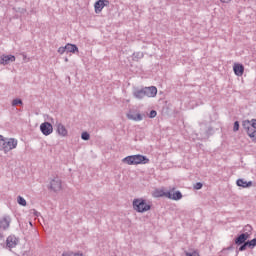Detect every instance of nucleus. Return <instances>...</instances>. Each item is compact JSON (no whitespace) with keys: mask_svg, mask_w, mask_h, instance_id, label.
I'll return each instance as SVG.
<instances>
[{"mask_svg":"<svg viewBox=\"0 0 256 256\" xmlns=\"http://www.w3.org/2000/svg\"><path fill=\"white\" fill-rule=\"evenodd\" d=\"M134 211L137 213H146V211H151V204H147V200L143 198H136L132 202Z\"/></svg>","mask_w":256,"mask_h":256,"instance_id":"3","label":"nucleus"},{"mask_svg":"<svg viewBox=\"0 0 256 256\" xmlns=\"http://www.w3.org/2000/svg\"><path fill=\"white\" fill-rule=\"evenodd\" d=\"M57 133L61 137H67L68 132H67V128H65V125L61 123L57 124Z\"/></svg>","mask_w":256,"mask_h":256,"instance_id":"17","label":"nucleus"},{"mask_svg":"<svg viewBox=\"0 0 256 256\" xmlns=\"http://www.w3.org/2000/svg\"><path fill=\"white\" fill-rule=\"evenodd\" d=\"M143 89H144V95L146 97H155L157 95V87L155 86L145 87Z\"/></svg>","mask_w":256,"mask_h":256,"instance_id":"14","label":"nucleus"},{"mask_svg":"<svg viewBox=\"0 0 256 256\" xmlns=\"http://www.w3.org/2000/svg\"><path fill=\"white\" fill-rule=\"evenodd\" d=\"M155 117H157V111L151 110L150 113H149V118L150 119H155Z\"/></svg>","mask_w":256,"mask_h":256,"instance_id":"33","label":"nucleus"},{"mask_svg":"<svg viewBox=\"0 0 256 256\" xmlns=\"http://www.w3.org/2000/svg\"><path fill=\"white\" fill-rule=\"evenodd\" d=\"M17 105H23V100H21V98L12 100V107H17Z\"/></svg>","mask_w":256,"mask_h":256,"instance_id":"26","label":"nucleus"},{"mask_svg":"<svg viewBox=\"0 0 256 256\" xmlns=\"http://www.w3.org/2000/svg\"><path fill=\"white\" fill-rule=\"evenodd\" d=\"M133 95L135 97V99H143L145 96V90L144 88L140 89V90H135L133 92Z\"/></svg>","mask_w":256,"mask_h":256,"instance_id":"19","label":"nucleus"},{"mask_svg":"<svg viewBox=\"0 0 256 256\" xmlns=\"http://www.w3.org/2000/svg\"><path fill=\"white\" fill-rule=\"evenodd\" d=\"M168 199H172V201H180V199H183V194L179 190L175 192V188H172L168 191Z\"/></svg>","mask_w":256,"mask_h":256,"instance_id":"8","label":"nucleus"},{"mask_svg":"<svg viewBox=\"0 0 256 256\" xmlns=\"http://www.w3.org/2000/svg\"><path fill=\"white\" fill-rule=\"evenodd\" d=\"M242 129L251 139L252 143H256V119L243 120Z\"/></svg>","mask_w":256,"mask_h":256,"instance_id":"1","label":"nucleus"},{"mask_svg":"<svg viewBox=\"0 0 256 256\" xmlns=\"http://www.w3.org/2000/svg\"><path fill=\"white\" fill-rule=\"evenodd\" d=\"M194 189H196V191H199V189H203V183L197 182L196 184H194Z\"/></svg>","mask_w":256,"mask_h":256,"instance_id":"32","label":"nucleus"},{"mask_svg":"<svg viewBox=\"0 0 256 256\" xmlns=\"http://www.w3.org/2000/svg\"><path fill=\"white\" fill-rule=\"evenodd\" d=\"M17 203H18V205H21L22 207H27V200H25V198H23V196L17 197Z\"/></svg>","mask_w":256,"mask_h":256,"instance_id":"23","label":"nucleus"},{"mask_svg":"<svg viewBox=\"0 0 256 256\" xmlns=\"http://www.w3.org/2000/svg\"><path fill=\"white\" fill-rule=\"evenodd\" d=\"M236 185L238 187H242L243 189H247L249 187H252L253 186V181H245V179L243 178H240L236 181Z\"/></svg>","mask_w":256,"mask_h":256,"instance_id":"15","label":"nucleus"},{"mask_svg":"<svg viewBox=\"0 0 256 256\" xmlns=\"http://www.w3.org/2000/svg\"><path fill=\"white\" fill-rule=\"evenodd\" d=\"M122 163H126V165H147L149 158L145 155L136 154L123 158Z\"/></svg>","mask_w":256,"mask_h":256,"instance_id":"2","label":"nucleus"},{"mask_svg":"<svg viewBox=\"0 0 256 256\" xmlns=\"http://www.w3.org/2000/svg\"><path fill=\"white\" fill-rule=\"evenodd\" d=\"M213 135V127H208L205 132L202 133L203 139H209Z\"/></svg>","mask_w":256,"mask_h":256,"instance_id":"21","label":"nucleus"},{"mask_svg":"<svg viewBox=\"0 0 256 256\" xmlns=\"http://www.w3.org/2000/svg\"><path fill=\"white\" fill-rule=\"evenodd\" d=\"M154 197H166L168 199V191L157 189L154 192Z\"/></svg>","mask_w":256,"mask_h":256,"instance_id":"20","label":"nucleus"},{"mask_svg":"<svg viewBox=\"0 0 256 256\" xmlns=\"http://www.w3.org/2000/svg\"><path fill=\"white\" fill-rule=\"evenodd\" d=\"M49 189L51 191H54V193H58V191H61L62 189V182L59 178H54L50 181Z\"/></svg>","mask_w":256,"mask_h":256,"instance_id":"7","label":"nucleus"},{"mask_svg":"<svg viewBox=\"0 0 256 256\" xmlns=\"http://www.w3.org/2000/svg\"><path fill=\"white\" fill-rule=\"evenodd\" d=\"M62 256H83V254L69 251V252H63Z\"/></svg>","mask_w":256,"mask_h":256,"instance_id":"29","label":"nucleus"},{"mask_svg":"<svg viewBox=\"0 0 256 256\" xmlns=\"http://www.w3.org/2000/svg\"><path fill=\"white\" fill-rule=\"evenodd\" d=\"M29 224L31 225V227H33V222H29Z\"/></svg>","mask_w":256,"mask_h":256,"instance_id":"39","label":"nucleus"},{"mask_svg":"<svg viewBox=\"0 0 256 256\" xmlns=\"http://www.w3.org/2000/svg\"><path fill=\"white\" fill-rule=\"evenodd\" d=\"M109 5L108 0H98L94 4L95 13H101L103 11L104 7H107Z\"/></svg>","mask_w":256,"mask_h":256,"instance_id":"11","label":"nucleus"},{"mask_svg":"<svg viewBox=\"0 0 256 256\" xmlns=\"http://www.w3.org/2000/svg\"><path fill=\"white\" fill-rule=\"evenodd\" d=\"M233 71L234 75L237 77H243V74L245 73V66H243L241 63H234Z\"/></svg>","mask_w":256,"mask_h":256,"instance_id":"10","label":"nucleus"},{"mask_svg":"<svg viewBox=\"0 0 256 256\" xmlns=\"http://www.w3.org/2000/svg\"><path fill=\"white\" fill-rule=\"evenodd\" d=\"M222 3H229L231 0H220Z\"/></svg>","mask_w":256,"mask_h":256,"instance_id":"36","label":"nucleus"},{"mask_svg":"<svg viewBox=\"0 0 256 256\" xmlns=\"http://www.w3.org/2000/svg\"><path fill=\"white\" fill-rule=\"evenodd\" d=\"M184 253L186 256H199V252H197L196 250L192 252L185 251Z\"/></svg>","mask_w":256,"mask_h":256,"instance_id":"31","label":"nucleus"},{"mask_svg":"<svg viewBox=\"0 0 256 256\" xmlns=\"http://www.w3.org/2000/svg\"><path fill=\"white\" fill-rule=\"evenodd\" d=\"M247 247H249L247 242L241 244L240 247L238 248V250H236V254L239 255V251H245L247 249Z\"/></svg>","mask_w":256,"mask_h":256,"instance_id":"28","label":"nucleus"},{"mask_svg":"<svg viewBox=\"0 0 256 256\" xmlns=\"http://www.w3.org/2000/svg\"><path fill=\"white\" fill-rule=\"evenodd\" d=\"M249 237H251V234H249V232L242 233L235 238L234 243L238 246L243 245V243H247V239H249Z\"/></svg>","mask_w":256,"mask_h":256,"instance_id":"9","label":"nucleus"},{"mask_svg":"<svg viewBox=\"0 0 256 256\" xmlns=\"http://www.w3.org/2000/svg\"><path fill=\"white\" fill-rule=\"evenodd\" d=\"M66 53H79V47L75 44L68 43L65 45Z\"/></svg>","mask_w":256,"mask_h":256,"instance_id":"16","label":"nucleus"},{"mask_svg":"<svg viewBox=\"0 0 256 256\" xmlns=\"http://www.w3.org/2000/svg\"><path fill=\"white\" fill-rule=\"evenodd\" d=\"M35 215H36V217H39V212H36Z\"/></svg>","mask_w":256,"mask_h":256,"instance_id":"38","label":"nucleus"},{"mask_svg":"<svg viewBox=\"0 0 256 256\" xmlns=\"http://www.w3.org/2000/svg\"><path fill=\"white\" fill-rule=\"evenodd\" d=\"M9 63H15V56L3 54L0 57V65H9Z\"/></svg>","mask_w":256,"mask_h":256,"instance_id":"12","label":"nucleus"},{"mask_svg":"<svg viewBox=\"0 0 256 256\" xmlns=\"http://www.w3.org/2000/svg\"><path fill=\"white\" fill-rule=\"evenodd\" d=\"M143 57H145L143 52H134L132 55L133 61H139V59H143Z\"/></svg>","mask_w":256,"mask_h":256,"instance_id":"22","label":"nucleus"},{"mask_svg":"<svg viewBox=\"0 0 256 256\" xmlns=\"http://www.w3.org/2000/svg\"><path fill=\"white\" fill-rule=\"evenodd\" d=\"M5 141H6V138L3 137V135H0V151L5 152Z\"/></svg>","mask_w":256,"mask_h":256,"instance_id":"24","label":"nucleus"},{"mask_svg":"<svg viewBox=\"0 0 256 256\" xmlns=\"http://www.w3.org/2000/svg\"><path fill=\"white\" fill-rule=\"evenodd\" d=\"M17 243H19V239L15 236H8L6 239V247L8 249H13L14 247H17Z\"/></svg>","mask_w":256,"mask_h":256,"instance_id":"13","label":"nucleus"},{"mask_svg":"<svg viewBox=\"0 0 256 256\" xmlns=\"http://www.w3.org/2000/svg\"><path fill=\"white\" fill-rule=\"evenodd\" d=\"M240 127H241V125L239 124V121H235L234 126H233L234 133H237V131H239Z\"/></svg>","mask_w":256,"mask_h":256,"instance_id":"30","label":"nucleus"},{"mask_svg":"<svg viewBox=\"0 0 256 256\" xmlns=\"http://www.w3.org/2000/svg\"><path fill=\"white\" fill-rule=\"evenodd\" d=\"M65 52H67L66 46L58 48V53H60V55H63V53H65Z\"/></svg>","mask_w":256,"mask_h":256,"instance_id":"34","label":"nucleus"},{"mask_svg":"<svg viewBox=\"0 0 256 256\" xmlns=\"http://www.w3.org/2000/svg\"><path fill=\"white\" fill-rule=\"evenodd\" d=\"M244 231H246L247 233H251L253 231V227H251V225H246L244 227Z\"/></svg>","mask_w":256,"mask_h":256,"instance_id":"35","label":"nucleus"},{"mask_svg":"<svg viewBox=\"0 0 256 256\" xmlns=\"http://www.w3.org/2000/svg\"><path fill=\"white\" fill-rule=\"evenodd\" d=\"M233 249V246H229L228 248H227V251H231Z\"/></svg>","mask_w":256,"mask_h":256,"instance_id":"37","label":"nucleus"},{"mask_svg":"<svg viewBox=\"0 0 256 256\" xmlns=\"http://www.w3.org/2000/svg\"><path fill=\"white\" fill-rule=\"evenodd\" d=\"M11 225V216L5 215L0 219V239H4L3 232L7 231Z\"/></svg>","mask_w":256,"mask_h":256,"instance_id":"4","label":"nucleus"},{"mask_svg":"<svg viewBox=\"0 0 256 256\" xmlns=\"http://www.w3.org/2000/svg\"><path fill=\"white\" fill-rule=\"evenodd\" d=\"M40 131L43 135L47 137L51 135V133H53V125L50 122H43L40 125Z\"/></svg>","mask_w":256,"mask_h":256,"instance_id":"6","label":"nucleus"},{"mask_svg":"<svg viewBox=\"0 0 256 256\" xmlns=\"http://www.w3.org/2000/svg\"><path fill=\"white\" fill-rule=\"evenodd\" d=\"M81 139L83 141H89V139H91V135L89 134V132H82Z\"/></svg>","mask_w":256,"mask_h":256,"instance_id":"27","label":"nucleus"},{"mask_svg":"<svg viewBox=\"0 0 256 256\" xmlns=\"http://www.w3.org/2000/svg\"><path fill=\"white\" fill-rule=\"evenodd\" d=\"M249 249H254V247H256V238L252 239V240H248L246 241Z\"/></svg>","mask_w":256,"mask_h":256,"instance_id":"25","label":"nucleus"},{"mask_svg":"<svg viewBox=\"0 0 256 256\" xmlns=\"http://www.w3.org/2000/svg\"><path fill=\"white\" fill-rule=\"evenodd\" d=\"M13 149H17V139L15 138H6L4 153H9V151H13Z\"/></svg>","mask_w":256,"mask_h":256,"instance_id":"5","label":"nucleus"},{"mask_svg":"<svg viewBox=\"0 0 256 256\" xmlns=\"http://www.w3.org/2000/svg\"><path fill=\"white\" fill-rule=\"evenodd\" d=\"M128 119L131 121H143V115L141 114H135V113H129L127 114Z\"/></svg>","mask_w":256,"mask_h":256,"instance_id":"18","label":"nucleus"}]
</instances>
